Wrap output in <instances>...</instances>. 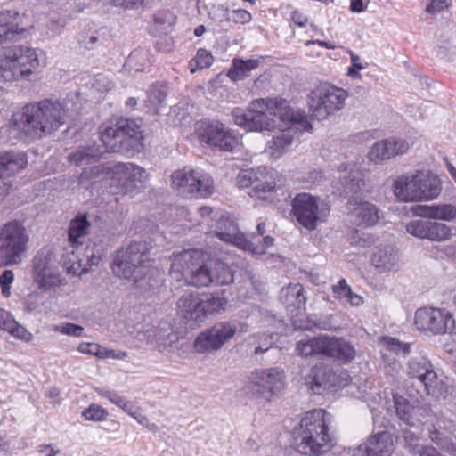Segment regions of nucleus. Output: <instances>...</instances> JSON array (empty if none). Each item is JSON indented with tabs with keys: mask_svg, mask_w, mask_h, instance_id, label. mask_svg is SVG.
<instances>
[{
	"mask_svg": "<svg viewBox=\"0 0 456 456\" xmlns=\"http://www.w3.org/2000/svg\"><path fill=\"white\" fill-rule=\"evenodd\" d=\"M234 123L248 130H273L277 120L287 126L273 136L270 152L274 158L281 156L292 144V130L307 131L312 128L306 116L300 110H293L289 102L281 98L257 99L251 102L246 110H234L232 113Z\"/></svg>",
	"mask_w": 456,
	"mask_h": 456,
	"instance_id": "nucleus-1",
	"label": "nucleus"
},
{
	"mask_svg": "<svg viewBox=\"0 0 456 456\" xmlns=\"http://www.w3.org/2000/svg\"><path fill=\"white\" fill-rule=\"evenodd\" d=\"M172 279L196 288L226 283L228 269L224 262L208 257L200 249L174 253L171 258Z\"/></svg>",
	"mask_w": 456,
	"mask_h": 456,
	"instance_id": "nucleus-2",
	"label": "nucleus"
},
{
	"mask_svg": "<svg viewBox=\"0 0 456 456\" xmlns=\"http://www.w3.org/2000/svg\"><path fill=\"white\" fill-rule=\"evenodd\" d=\"M68 115L63 102L45 99L23 106L12 115L10 125L20 136L38 140L58 130Z\"/></svg>",
	"mask_w": 456,
	"mask_h": 456,
	"instance_id": "nucleus-3",
	"label": "nucleus"
},
{
	"mask_svg": "<svg viewBox=\"0 0 456 456\" xmlns=\"http://www.w3.org/2000/svg\"><path fill=\"white\" fill-rule=\"evenodd\" d=\"M81 177H94L105 181L113 194L134 196L144 188L148 174L144 168L137 165L118 162L86 168Z\"/></svg>",
	"mask_w": 456,
	"mask_h": 456,
	"instance_id": "nucleus-4",
	"label": "nucleus"
},
{
	"mask_svg": "<svg viewBox=\"0 0 456 456\" xmlns=\"http://www.w3.org/2000/svg\"><path fill=\"white\" fill-rule=\"evenodd\" d=\"M322 409L305 413L298 426L292 431V446L302 454L321 455L331 447L328 419Z\"/></svg>",
	"mask_w": 456,
	"mask_h": 456,
	"instance_id": "nucleus-5",
	"label": "nucleus"
},
{
	"mask_svg": "<svg viewBox=\"0 0 456 456\" xmlns=\"http://www.w3.org/2000/svg\"><path fill=\"white\" fill-rule=\"evenodd\" d=\"M42 50L18 45L3 48L0 52V83L30 80L45 64Z\"/></svg>",
	"mask_w": 456,
	"mask_h": 456,
	"instance_id": "nucleus-6",
	"label": "nucleus"
},
{
	"mask_svg": "<svg viewBox=\"0 0 456 456\" xmlns=\"http://www.w3.org/2000/svg\"><path fill=\"white\" fill-rule=\"evenodd\" d=\"M396 199L403 202L433 200L442 191L439 177L429 170H418L398 176L393 183Z\"/></svg>",
	"mask_w": 456,
	"mask_h": 456,
	"instance_id": "nucleus-7",
	"label": "nucleus"
},
{
	"mask_svg": "<svg viewBox=\"0 0 456 456\" xmlns=\"http://www.w3.org/2000/svg\"><path fill=\"white\" fill-rule=\"evenodd\" d=\"M227 301L219 293H187L176 303L177 315L186 323L200 325L210 316L224 311Z\"/></svg>",
	"mask_w": 456,
	"mask_h": 456,
	"instance_id": "nucleus-8",
	"label": "nucleus"
},
{
	"mask_svg": "<svg viewBox=\"0 0 456 456\" xmlns=\"http://www.w3.org/2000/svg\"><path fill=\"white\" fill-rule=\"evenodd\" d=\"M29 236L23 224L13 220L0 229V265H16L22 262L28 250Z\"/></svg>",
	"mask_w": 456,
	"mask_h": 456,
	"instance_id": "nucleus-9",
	"label": "nucleus"
},
{
	"mask_svg": "<svg viewBox=\"0 0 456 456\" xmlns=\"http://www.w3.org/2000/svg\"><path fill=\"white\" fill-rule=\"evenodd\" d=\"M147 253L148 247L144 242H132L126 248L118 250L111 266L114 274L138 281L149 267Z\"/></svg>",
	"mask_w": 456,
	"mask_h": 456,
	"instance_id": "nucleus-10",
	"label": "nucleus"
},
{
	"mask_svg": "<svg viewBox=\"0 0 456 456\" xmlns=\"http://www.w3.org/2000/svg\"><path fill=\"white\" fill-rule=\"evenodd\" d=\"M284 372L278 368L256 370L249 377L247 394L257 403L265 404L284 388Z\"/></svg>",
	"mask_w": 456,
	"mask_h": 456,
	"instance_id": "nucleus-11",
	"label": "nucleus"
},
{
	"mask_svg": "<svg viewBox=\"0 0 456 456\" xmlns=\"http://www.w3.org/2000/svg\"><path fill=\"white\" fill-rule=\"evenodd\" d=\"M172 186L180 194L196 199L208 198L214 191L213 179L208 173L187 167L173 173Z\"/></svg>",
	"mask_w": 456,
	"mask_h": 456,
	"instance_id": "nucleus-12",
	"label": "nucleus"
},
{
	"mask_svg": "<svg viewBox=\"0 0 456 456\" xmlns=\"http://www.w3.org/2000/svg\"><path fill=\"white\" fill-rule=\"evenodd\" d=\"M347 97L348 94L343 88L325 84L311 92L308 104L313 116L318 120H324L339 111Z\"/></svg>",
	"mask_w": 456,
	"mask_h": 456,
	"instance_id": "nucleus-13",
	"label": "nucleus"
},
{
	"mask_svg": "<svg viewBox=\"0 0 456 456\" xmlns=\"http://www.w3.org/2000/svg\"><path fill=\"white\" fill-rule=\"evenodd\" d=\"M138 129L134 121L118 118L103 126L100 138L106 151H120L139 142L141 133Z\"/></svg>",
	"mask_w": 456,
	"mask_h": 456,
	"instance_id": "nucleus-14",
	"label": "nucleus"
},
{
	"mask_svg": "<svg viewBox=\"0 0 456 456\" xmlns=\"http://www.w3.org/2000/svg\"><path fill=\"white\" fill-rule=\"evenodd\" d=\"M292 212L296 220L308 231L316 229L318 223L324 222L329 207L309 193H298L292 200Z\"/></svg>",
	"mask_w": 456,
	"mask_h": 456,
	"instance_id": "nucleus-15",
	"label": "nucleus"
},
{
	"mask_svg": "<svg viewBox=\"0 0 456 456\" xmlns=\"http://www.w3.org/2000/svg\"><path fill=\"white\" fill-rule=\"evenodd\" d=\"M61 262L67 273L74 276H79L87 271L88 265H96L102 256V250L94 244L92 247L77 246L69 244L65 248Z\"/></svg>",
	"mask_w": 456,
	"mask_h": 456,
	"instance_id": "nucleus-16",
	"label": "nucleus"
},
{
	"mask_svg": "<svg viewBox=\"0 0 456 456\" xmlns=\"http://www.w3.org/2000/svg\"><path fill=\"white\" fill-rule=\"evenodd\" d=\"M350 376L345 370H334L328 365H316L312 368L307 384L316 395H322L329 389H338L349 384Z\"/></svg>",
	"mask_w": 456,
	"mask_h": 456,
	"instance_id": "nucleus-17",
	"label": "nucleus"
},
{
	"mask_svg": "<svg viewBox=\"0 0 456 456\" xmlns=\"http://www.w3.org/2000/svg\"><path fill=\"white\" fill-rule=\"evenodd\" d=\"M414 323L418 330L434 334L452 332L455 327L452 314L439 308H419L415 313Z\"/></svg>",
	"mask_w": 456,
	"mask_h": 456,
	"instance_id": "nucleus-18",
	"label": "nucleus"
},
{
	"mask_svg": "<svg viewBox=\"0 0 456 456\" xmlns=\"http://www.w3.org/2000/svg\"><path fill=\"white\" fill-rule=\"evenodd\" d=\"M32 277L43 291H51L63 285V279L48 254H37L34 257Z\"/></svg>",
	"mask_w": 456,
	"mask_h": 456,
	"instance_id": "nucleus-19",
	"label": "nucleus"
},
{
	"mask_svg": "<svg viewBox=\"0 0 456 456\" xmlns=\"http://www.w3.org/2000/svg\"><path fill=\"white\" fill-rule=\"evenodd\" d=\"M194 134L200 143L220 151L228 150V130L216 119H200L194 125Z\"/></svg>",
	"mask_w": 456,
	"mask_h": 456,
	"instance_id": "nucleus-20",
	"label": "nucleus"
},
{
	"mask_svg": "<svg viewBox=\"0 0 456 456\" xmlns=\"http://www.w3.org/2000/svg\"><path fill=\"white\" fill-rule=\"evenodd\" d=\"M236 180L240 188L251 186L255 195L259 199H264V194L272 191L275 187L272 172L266 167L241 170L237 175Z\"/></svg>",
	"mask_w": 456,
	"mask_h": 456,
	"instance_id": "nucleus-21",
	"label": "nucleus"
},
{
	"mask_svg": "<svg viewBox=\"0 0 456 456\" xmlns=\"http://www.w3.org/2000/svg\"><path fill=\"white\" fill-rule=\"evenodd\" d=\"M228 340V325L220 322L201 331L193 342L194 350L199 354H208L220 349Z\"/></svg>",
	"mask_w": 456,
	"mask_h": 456,
	"instance_id": "nucleus-22",
	"label": "nucleus"
},
{
	"mask_svg": "<svg viewBox=\"0 0 456 456\" xmlns=\"http://www.w3.org/2000/svg\"><path fill=\"white\" fill-rule=\"evenodd\" d=\"M406 231L418 238L445 240L451 236V228L445 224L430 219H418L406 225Z\"/></svg>",
	"mask_w": 456,
	"mask_h": 456,
	"instance_id": "nucleus-23",
	"label": "nucleus"
},
{
	"mask_svg": "<svg viewBox=\"0 0 456 456\" xmlns=\"http://www.w3.org/2000/svg\"><path fill=\"white\" fill-rule=\"evenodd\" d=\"M25 21V16L16 11H0V44L20 39L27 30Z\"/></svg>",
	"mask_w": 456,
	"mask_h": 456,
	"instance_id": "nucleus-24",
	"label": "nucleus"
},
{
	"mask_svg": "<svg viewBox=\"0 0 456 456\" xmlns=\"http://www.w3.org/2000/svg\"><path fill=\"white\" fill-rule=\"evenodd\" d=\"M409 150V143L405 139L389 137L377 142L369 151V159L371 162L379 164L385 160L403 155Z\"/></svg>",
	"mask_w": 456,
	"mask_h": 456,
	"instance_id": "nucleus-25",
	"label": "nucleus"
},
{
	"mask_svg": "<svg viewBox=\"0 0 456 456\" xmlns=\"http://www.w3.org/2000/svg\"><path fill=\"white\" fill-rule=\"evenodd\" d=\"M394 451L392 436L387 431H379L370 436L366 443L354 451V456H390Z\"/></svg>",
	"mask_w": 456,
	"mask_h": 456,
	"instance_id": "nucleus-26",
	"label": "nucleus"
},
{
	"mask_svg": "<svg viewBox=\"0 0 456 456\" xmlns=\"http://www.w3.org/2000/svg\"><path fill=\"white\" fill-rule=\"evenodd\" d=\"M394 407L400 421L407 426L414 427L424 423V413L428 415L432 410L430 407H417L411 405L408 400L398 394L393 395Z\"/></svg>",
	"mask_w": 456,
	"mask_h": 456,
	"instance_id": "nucleus-27",
	"label": "nucleus"
},
{
	"mask_svg": "<svg viewBox=\"0 0 456 456\" xmlns=\"http://www.w3.org/2000/svg\"><path fill=\"white\" fill-rule=\"evenodd\" d=\"M279 300L290 314L291 318L298 316L305 309L306 297L301 284H289L280 291Z\"/></svg>",
	"mask_w": 456,
	"mask_h": 456,
	"instance_id": "nucleus-28",
	"label": "nucleus"
},
{
	"mask_svg": "<svg viewBox=\"0 0 456 456\" xmlns=\"http://www.w3.org/2000/svg\"><path fill=\"white\" fill-rule=\"evenodd\" d=\"M427 394L437 400L451 401L455 393V388L449 384V379L443 374H438L435 370L421 382Z\"/></svg>",
	"mask_w": 456,
	"mask_h": 456,
	"instance_id": "nucleus-29",
	"label": "nucleus"
},
{
	"mask_svg": "<svg viewBox=\"0 0 456 456\" xmlns=\"http://www.w3.org/2000/svg\"><path fill=\"white\" fill-rule=\"evenodd\" d=\"M364 185L362 175L358 171H352L340 176L335 187L341 197L356 203L358 200H362Z\"/></svg>",
	"mask_w": 456,
	"mask_h": 456,
	"instance_id": "nucleus-30",
	"label": "nucleus"
},
{
	"mask_svg": "<svg viewBox=\"0 0 456 456\" xmlns=\"http://www.w3.org/2000/svg\"><path fill=\"white\" fill-rule=\"evenodd\" d=\"M355 355L354 346L345 338L325 336L324 356L348 363L355 358Z\"/></svg>",
	"mask_w": 456,
	"mask_h": 456,
	"instance_id": "nucleus-31",
	"label": "nucleus"
},
{
	"mask_svg": "<svg viewBox=\"0 0 456 456\" xmlns=\"http://www.w3.org/2000/svg\"><path fill=\"white\" fill-rule=\"evenodd\" d=\"M273 242L274 238L269 235L264 236L262 240L253 235L251 240H248L243 232H236L233 234L230 232V244L252 255L265 254Z\"/></svg>",
	"mask_w": 456,
	"mask_h": 456,
	"instance_id": "nucleus-32",
	"label": "nucleus"
},
{
	"mask_svg": "<svg viewBox=\"0 0 456 456\" xmlns=\"http://www.w3.org/2000/svg\"><path fill=\"white\" fill-rule=\"evenodd\" d=\"M28 165L27 156L23 152H5L0 154V177L6 183L5 177L24 169ZM9 184V183L7 182Z\"/></svg>",
	"mask_w": 456,
	"mask_h": 456,
	"instance_id": "nucleus-33",
	"label": "nucleus"
},
{
	"mask_svg": "<svg viewBox=\"0 0 456 456\" xmlns=\"http://www.w3.org/2000/svg\"><path fill=\"white\" fill-rule=\"evenodd\" d=\"M370 261L380 272L390 271L398 264V251L391 245L380 247L373 252Z\"/></svg>",
	"mask_w": 456,
	"mask_h": 456,
	"instance_id": "nucleus-34",
	"label": "nucleus"
},
{
	"mask_svg": "<svg viewBox=\"0 0 456 456\" xmlns=\"http://www.w3.org/2000/svg\"><path fill=\"white\" fill-rule=\"evenodd\" d=\"M0 330H5L12 337L25 342H30L33 335L24 326L20 325L6 310L0 309Z\"/></svg>",
	"mask_w": 456,
	"mask_h": 456,
	"instance_id": "nucleus-35",
	"label": "nucleus"
},
{
	"mask_svg": "<svg viewBox=\"0 0 456 456\" xmlns=\"http://www.w3.org/2000/svg\"><path fill=\"white\" fill-rule=\"evenodd\" d=\"M90 223L86 215L77 216L71 220L69 228V244L72 247H84V240L88 232Z\"/></svg>",
	"mask_w": 456,
	"mask_h": 456,
	"instance_id": "nucleus-36",
	"label": "nucleus"
},
{
	"mask_svg": "<svg viewBox=\"0 0 456 456\" xmlns=\"http://www.w3.org/2000/svg\"><path fill=\"white\" fill-rule=\"evenodd\" d=\"M296 349L301 356H324L325 336H320L309 339H301L297 342Z\"/></svg>",
	"mask_w": 456,
	"mask_h": 456,
	"instance_id": "nucleus-37",
	"label": "nucleus"
},
{
	"mask_svg": "<svg viewBox=\"0 0 456 456\" xmlns=\"http://www.w3.org/2000/svg\"><path fill=\"white\" fill-rule=\"evenodd\" d=\"M102 153L100 147L95 145L82 147L69 155V161L76 166L91 165Z\"/></svg>",
	"mask_w": 456,
	"mask_h": 456,
	"instance_id": "nucleus-38",
	"label": "nucleus"
},
{
	"mask_svg": "<svg viewBox=\"0 0 456 456\" xmlns=\"http://www.w3.org/2000/svg\"><path fill=\"white\" fill-rule=\"evenodd\" d=\"M419 216L444 221L456 220V207L452 204H435L424 207Z\"/></svg>",
	"mask_w": 456,
	"mask_h": 456,
	"instance_id": "nucleus-39",
	"label": "nucleus"
},
{
	"mask_svg": "<svg viewBox=\"0 0 456 456\" xmlns=\"http://www.w3.org/2000/svg\"><path fill=\"white\" fill-rule=\"evenodd\" d=\"M353 216L357 225H374L379 219L377 207L371 203L364 202L355 208Z\"/></svg>",
	"mask_w": 456,
	"mask_h": 456,
	"instance_id": "nucleus-40",
	"label": "nucleus"
},
{
	"mask_svg": "<svg viewBox=\"0 0 456 456\" xmlns=\"http://www.w3.org/2000/svg\"><path fill=\"white\" fill-rule=\"evenodd\" d=\"M435 370L431 362L423 356L412 358L408 363V374L420 383Z\"/></svg>",
	"mask_w": 456,
	"mask_h": 456,
	"instance_id": "nucleus-41",
	"label": "nucleus"
},
{
	"mask_svg": "<svg viewBox=\"0 0 456 456\" xmlns=\"http://www.w3.org/2000/svg\"><path fill=\"white\" fill-rule=\"evenodd\" d=\"M334 297L341 300L344 304H350L354 306L361 305L363 303L362 297L354 293L347 285L345 279H341L338 284L332 287Z\"/></svg>",
	"mask_w": 456,
	"mask_h": 456,
	"instance_id": "nucleus-42",
	"label": "nucleus"
},
{
	"mask_svg": "<svg viewBox=\"0 0 456 456\" xmlns=\"http://www.w3.org/2000/svg\"><path fill=\"white\" fill-rule=\"evenodd\" d=\"M259 61L249 59L244 61L240 58H234L232 66L230 68V79L236 81L244 79L248 73L258 67Z\"/></svg>",
	"mask_w": 456,
	"mask_h": 456,
	"instance_id": "nucleus-43",
	"label": "nucleus"
},
{
	"mask_svg": "<svg viewBox=\"0 0 456 456\" xmlns=\"http://www.w3.org/2000/svg\"><path fill=\"white\" fill-rule=\"evenodd\" d=\"M151 63L150 53L144 49H135L127 57L125 66L129 70L142 71Z\"/></svg>",
	"mask_w": 456,
	"mask_h": 456,
	"instance_id": "nucleus-44",
	"label": "nucleus"
},
{
	"mask_svg": "<svg viewBox=\"0 0 456 456\" xmlns=\"http://www.w3.org/2000/svg\"><path fill=\"white\" fill-rule=\"evenodd\" d=\"M167 95V86L165 84H154L148 91V102L154 111L162 105Z\"/></svg>",
	"mask_w": 456,
	"mask_h": 456,
	"instance_id": "nucleus-45",
	"label": "nucleus"
},
{
	"mask_svg": "<svg viewBox=\"0 0 456 456\" xmlns=\"http://www.w3.org/2000/svg\"><path fill=\"white\" fill-rule=\"evenodd\" d=\"M429 437L441 450L456 456V444L445 436L444 432L434 428L433 430L429 432Z\"/></svg>",
	"mask_w": 456,
	"mask_h": 456,
	"instance_id": "nucleus-46",
	"label": "nucleus"
},
{
	"mask_svg": "<svg viewBox=\"0 0 456 456\" xmlns=\"http://www.w3.org/2000/svg\"><path fill=\"white\" fill-rule=\"evenodd\" d=\"M214 57L212 53L206 49L200 48L189 63L190 70L191 73H194L199 69L208 68L212 65Z\"/></svg>",
	"mask_w": 456,
	"mask_h": 456,
	"instance_id": "nucleus-47",
	"label": "nucleus"
},
{
	"mask_svg": "<svg viewBox=\"0 0 456 456\" xmlns=\"http://www.w3.org/2000/svg\"><path fill=\"white\" fill-rule=\"evenodd\" d=\"M175 23V16L169 11H159L154 15V26L160 33H167Z\"/></svg>",
	"mask_w": 456,
	"mask_h": 456,
	"instance_id": "nucleus-48",
	"label": "nucleus"
},
{
	"mask_svg": "<svg viewBox=\"0 0 456 456\" xmlns=\"http://www.w3.org/2000/svg\"><path fill=\"white\" fill-rule=\"evenodd\" d=\"M108 416V411L96 403H91L82 411V417L89 421L102 422L106 420Z\"/></svg>",
	"mask_w": 456,
	"mask_h": 456,
	"instance_id": "nucleus-49",
	"label": "nucleus"
},
{
	"mask_svg": "<svg viewBox=\"0 0 456 456\" xmlns=\"http://www.w3.org/2000/svg\"><path fill=\"white\" fill-rule=\"evenodd\" d=\"M25 309L28 313L45 312L44 297L37 292L28 294L24 299Z\"/></svg>",
	"mask_w": 456,
	"mask_h": 456,
	"instance_id": "nucleus-50",
	"label": "nucleus"
},
{
	"mask_svg": "<svg viewBox=\"0 0 456 456\" xmlns=\"http://www.w3.org/2000/svg\"><path fill=\"white\" fill-rule=\"evenodd\" d=\"M227 223L228 217L221 216L219 219L216 221L215 226H211L209 232L212 233L214 237L218 238L220 240L224 242H228Z\"/></svg>",
	"mask_w": 456,
	"mask_h": 456,
	"instance_id": "nucleus-51",
	"label": "nucleus"
},
{
	"mask_svg": "<svg viewBox=\"0 0 456 456\" xmlns=\"http://www.w3.org/2000/svg\"><path fill=\"white\" fill-rule=\"evenodd\" d=\"M52 330L64 335L79 338L83 336L84 328L80 325L65 322L59 325H53Z\"/></svg>",
	"mask_w": 456,
	"mask_h": 456,
	"instance_id": "nucleus-52",
	"label": "nucleus"
},
{
	"mask_svg": "<svg viewBox=\"0 0 456 456\" xmlns=\"http://www.w3.org/2000/svg\"><path fill=\"white\" fill-rule=\"evenodd\" d=\"M14 281V273L12 270H4L0 274V288L3 297L8 298L11 296L12 284Z\"/></svg>",
	"mask_w": 456,
	"mask_h": 456,
	"instance_id": "nucleus-53",
	"label": "nucleus"
},
{
	"mask_svg": "<svg viewBox=\"0 0 456 456\" xmlns=\"http://www.w3.org/2000/svg\"><path fill=\"white\" fill-rule=\"evenodd\" d=\"M89 3L87 0H65L60 4L61 9L69 14L82 12Z\"/></svg>",
	"mask_w": 456,
	"mask_h": 456,
	"instance_id": "nucleus-54",
	"label": "nucleus"
},
{
	"mask_svg": "<svg viewBox=\"0 0 456 456\" xmlns=\"http://www.w3.org/2000/svg\"><path fill=\"white\" fill-rule=\"evenodd\" d=\"M349 241L352 245L365 248L369 247L373 242V240L369 235H365L358 230H354L349 235Z\"/></svg>",
	"mask_w": 456,
	"mask_h": 456,
	"instance_id": "nucleus-55",
	"label": "nucleus"
},
{
	"mask_svg": "<svg viewBox=\"0 0 456 456\" xmlns=\"http://www.w3.org/2000/svg\"><path fill=\"white\" fill-rule=\"evenodd\" d=\"M93 87L100 93H107L114 87L113 82L104 75L98 74L94 77Z\"/></svg>",
	"mask_w": 456,
	"mask_h": 456,
	"instance_id": "nucleus-56",
	"label": "nucleus"
},
{
	"mask_svg": "<svg viewBox=\"0 0 456 456\" xmlns=\"http://www.w3.org/2000/svg\"><path fill=\"white\" fill-rule=\"evenodd\" d=\"M386 342L388 350L395 352V354L403 353V354H406L410 352V345L402 343L396 338H387Z\"/></svg>",
	"mask_w": 456,
	"mask_h": 456,
	"instance_id": "nucleus-57",
	"label": "nucleus"
},
{
	"mask_svg": "<svg viewBox=\"0 0 456 456\" xmlns=\"http://www.w3.org/2000/svg\"><path fill=\"white\" fill-rule=\"evenodd\" d=\"M77 350L82 354H91L100 358L102 353V346L96 343L82 342L78 345Z\"/></svg>",
	"mask_w": 456,
	"mask_h": 456,
	"instance_id": "nucleus-58",
	"label": "nucleus"
},
{
	"mask_svg": "<svg viewBox=\"0 0 456 456\" xmlns=\"http://www.w3.org/2000/svg\"><path fill=\"white\" fill-rule=\"evenodd\" d=\"M251 14L244 9H236L232 11L230 20H232L236 24H246L251 20Z\"/></svg>",
	"mask_w": 456,
	"mask_h": 456,
	"instance_id": "nucleus-59",
	"label": "nucleus"
},
{
	"mask_svg": "<svg viewBox=\"0 0 456 456\" xmlns=\"http://www.w3.org/2000/svg\"><path fill=\"white\" fill-rule=\"evenodd\" d=\"M451 0H430V4L426 7V11L429 13L440 12L450 4Z\"/></svg>",
	"mask_w": 456,
	"mask_h": 456,
	"instance_id": "nucleus-60",
	"label": "nucleus"
},
{
	"mask_svg": "<svg viewBox=\"0 0 456 456\" xmlns=\"http://www.w3.org/2000/svg\"><path fill=\"white\" fill-rule=\"evenodd\" d=\"M127 354L125 351H116L102 346L101 359H118L123 360L126 357Z\"/></svg>",
	"mask_w": 456,
	"mask_h": 456,
	"instance_id": "nucleus-61",
	"label": "nucleus"
},
{
	"mask_svg": "<svg viewBox=\"0 0 456 456\" xmlns=\"http://www.w3.org/2000/svg\"><path fill=\"white\" fill-rule=\"evenodd\" d=\"M314 327L322 330H331L335 329V324L331 316H323L314 322Z\"/></svg>",
	"mask_w": 456,
	"mask_h": 456,
	"instance_id": "nucleus-62",
	"label": "nucleus"
},
{
	"mask_svg": "<svg viewBox=\"0 0 456 456\" xmlns=\"http://www.w3.org/2000/svg\"><path fill=\"white\" fill-rule=\"evenodd\" d=\"M273 335L265 337L264 339L260 342V345L255 348V354H262L266 352L269 348L273 346Z\"/></svg>",
	"mask_w": 456,
	"mask_h": 456,
	"instance_id": "nucleus-63",
	"label": "nucleus"
},
{
	"mask_svg": "<svg viewBox=\"0 0 456 456\" xmlns=\"http://www.w3.org/2000/svg\"><path fill=\"white\" fill-rule=\"evenodd\" d=\"M419 456H441L439 452L431 445L422 446L418 450Z\"/></svg>",
	"mask_w": 456,
	"mask_h": 456,
	"instance_id": "nucleus-64",
	"label": "nucleus"
}]
</instances>
